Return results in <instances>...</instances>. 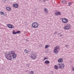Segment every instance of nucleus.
<instances>
[{"label":"nucleus","mask_w":74,"mask_h":74,"mask_svg":"<svg viewBox=\"0 0 74 74\" xmlns=\"http://www.w3.org/2000/svg\"><path fill=\"white\" fill-rule=\"evenodd\" d=\"M61 13L60 12H57L55 13V14L56 16H58L59 15H60Z\"/></svg>","instance_id":"nucleus-12"},{"label":"nucleus","mask_w":74,"mask_h":74,"mask_svg":"<svg viewBox=\"0 0 74 74\" xmlns=\"http://www.w3.org/2000/svg\"><path fill=\"white\" fill-rule=\"evenodd\" d=\"M65 47H66V48H68V47H69V45H65Z\"/></svg>","instance_id":"nucleus-24"},{"label":"nucleus","mask_w":74,"mask_h":74,"mask_svg":"<svg viewBox=\"0 0 74 74\" xmlns=\"http://www.w3.org/2000/svg\"><path fill=\"white\" fill-rule=\"evenodd\" d=\"M47 1V0H46Z\"/></svg>","instance_id":"nucleus-33"},{"label":"nucleus","mask_w":74,"mask_h":74,"mask_svg":"<svg viewBox=\"0 0 74 74\" xmlns=\"http://www.w3.org/2000/svg\"><path fill=\"white\" fill-rule=\"evenodd\" d=\"M7 26L9 27V28H10V29H14V26L13 25L10 24H8Z\"/></svg>","instance_id":"nucleus-8"},{"label":"nucleus","mask_w":74,"mask_h":74,"mask_svg":"<svg viewBox=\"0 0 74 74\" xmlns=\"http://www.w3.org/2000/svg\"><path fill=\"white\" fill-rule=\"evenodd\" d=\"M72 71H74V68H72Z\"/></svg>","instance_id":"nucleus-26"},{"label":"nucleus","mask_w":74,"mask_h":74,"mask_svg":"<svg viewBox=\"0 0 74 74\" xmlns=\"http://www.w3.org/2000/svg\"><path fill=\"white\" fill-rule=\"evenodd\" d=\"M1 15H4V13L3 12H1Z\"/></svg>","instance_id":"nucleus-23"},{"label":"nucleus","mask_w":74,"mask_h":74,"mask_svg":"<svg viewBox=\"0 0 74 74\" xmlns=\"http://www.w3.org/2000/svg\"><path fill=\"white\" fill-rule=\"evenodd\" d=\"M3 1H6V0H2Z\"/></svg>","instance_id":"nucleus-28"},{"label":"nucleus","mask_w":74,"mask_h":74,"mask_svg":"<svg viewBox=\"0 0 74 74\" xmlns=\"http://www.w3.org/2000/svg\"><path fill=\"white\" fill-rule=\"evenodd\" d=\"M29 74H34V71H31L29 72Z\"/></svg>","instance_id":"nucleus-19"},{"label":"nucleus","mask_w":74,"mask_h":74,"mask_svg":"<svg viewBox=\"0 0 74 74\" xmlns=\"http://www.w3.org/2000/svg\"><path fill=\"white\" fill-rule=\"evenodd\" d=\"M48 58V57H45L44 58V60H47Z\"/></svg>","instance_id":"nucleus-21"},{"label":"nucleus","mask_w":74,"mask_h":74,"mask_svg":"<svg viewBox=\"0 0 74 74\" xmlns=\"http://www.w3.org/2000/svg\"><path fill=\"white\" fill-rule=\"evenodd\" d=\"M63 62V60L62 58H60L58 61V63H62Z\"/></svg>","instance_id":"nucleus-10"},{"label":"nucleus","mask_w":74,"mask_h":74,"mask_svg":"<svg viewBox=\"0 0 74 74\" xmlns=\"http://www.w3.org/2000/svg\"><path fill=\"white\" fill-rule=\"evenodd\" d=\"M62 3H64V4H65V3H66V1L65 0H63L62 1Z\"/></svg>","instance_id":"nucleus-20"},{"label":"nucleus","mask_w":74,"mask_h":74,"mask_svg":"<svg viewBox=\"0 0 74 74\" xmlns=\"http://www.w3.org/2000/svg\"><path fill=\"white\" fill-rule=\"evenodd\" d=\"M24 51L26 53H28L29 52V51L28 50H27L26 49L24 50Z\"/></svg>","instance_id":"nucleus-17"},{"label":"nucleus","mask_w":74,"mask_h":74,"mask_svg":"<svg viewBox=\"0 0 74 74\" xmlns=\"http://www.w3.org/2000/svg\"><path fill=\"white\" fill-rule=\"evenodd\" d=\"M30 58H32V59L33 60L36 59V58H37V55H36V53H33L32 55V56L30 57Z\"/></svg>","instance_id":"nucleus-5"},{"label":"nucleus","mask_w":74,"mask_h":74,"mask_svg":"<svg viewBox=\"0 0 74 74\" xmlns=\"http://www.w3.org/2000/svg\"><path fill=\"white\" fill-rule=\"evenodd\" d=\"M29 64H26L27 66H29Z\"/></svg>","instance_id":"nucleus-27"},{"label":"nucleus","mask_w":74,"mask_h":74,"mask_svg":"<svg viewBox=\"0 0 74 74\" xmlns=\"http://www.w3.org/2000/svg\"><path fill=\"white\" fill-rule=\"evenodd\" d=\"M70 27H71L70 25L69 24H68L67 25L64 27V29H65V30H69V29H70Z\"/></svg>","instance_id":"nucleus-6"},{"label":"nucleus","mask_w":74,"mask_h":74,"mask_svg":"<svg viewBox=\"0 0 74 74\" xmlns=\"http://www.w3.org/2000/svg\"><path fill=\"white\" fill-rule=\"evenodd\" d=\"M13 34H18L21 33V31H17L16 32H15V30H13L12 32Z\"/></svg>","instance_id":"nucleus-9"},{"label":"nucleus","mask_w":74,"mask_h":74,"mask_svg":"<svg viewBox=\"0 0 74 74\" xmlns=\"http://www.w3.org/2000/svg\"><path fill=\"white\" fill-rule=\"evenodd\" d=\"M16 54L15 53V51H14L6 52L5 55L6 58L8 60H11L12 57L13 59H15L16 58Z\"/></svg>","instance_id":"nucleus-1"},{"label":"nucleus","mask_w":74,"mask_h":74,"mask_svg":"<svg viewBox=\"0 0 74 74\" xmlns=\"http://www.w3.org/2000/svg\"><path fill=\"white\" fill-rule=\"evenodd\" d=\"M54 34H57V32H54Z\"/></svg>","instance_id":"nucleus-25"},{"label":"nucleus","mask_w":74,"mask_h":74,"mask_svg":"<svg viewBox=\"0 0 74 74\" xmlns=\"http://www.w3.org/2000/svg\"><path fill=\"white\" fill-rule=\"evenodd\" d=\"M50 46V45H46L45 46V49H47V48H48V47H49Z\"/></svg>","instance_id":"nucleus-16"},{"label":"nucleus","mask_w":74,"mask_h":74,"mask_svg":"<svg viewBox=\"0 0 74 74\" xmlns=\"http://www.w3.org/2000/svg\"><path fill=\"white\" fill-rule=\"evenodd\" d=\"M58 67H59L56 65H55L54 66V68L56 70H58Z\"/></svg>","instance_id":"nucleus-14"},{"label":"nucleus","mask_w":74,"mask_h":74,"mask_svg":"<svg viewBox=\"0 0 74 74\" xmlns=\"http://www.w3.org/2000/svg\"><path fill=\"white\" fill-rule=\"evenodd\" d=\"M71 4H72V3L71 2H69L68 4L69 6H70V5H71Z\"/></svg>","instance_id":"nucleus-22"},{"label":"nucleus","mask_w":74,"mask_h":74,"mask_svg":"<svg viewBox=\"0 0 74 74\" xmlns=\"http://www.w3.org/2000/svg\"><path fill=\"white\" fill-rule=\"evenodd\" d=\"M7 10H8V11H10L11 10V8L10 7H6V8Z\"/></svg>","instance_id":"nucleus-15"},{"label":"nucleus","mask_w":74,"mask_h":74,"mask_svg":"<svg viewBox=\"0 0 74 74\" xmlns=\"http://www.w3.org/2000/svg\"><path fill=\"white\" fill-rule=\"evenodd\" d=\"M58 35H59V34H60V33H58Z\"/></svg>","instance_id":"nucleus-31"},{"label":"nucleus","mask_w":74,"mask_h":74,"mask_svg":"<svg viewBox=\"0 0 74 74\" xmlns=\"http://www.w3.org/2000/svg\"><path fill=\"white\" fill-rule=\"evenodd\" d=\"M13 6L15 8H18V4L17 3H15L13 4Z\"/></svg>","instance_id":"nucleus-11"},{"label":"nucleus","mask_w":74,"mask_h":74,"mask_svg":"<svg viewBox=\"0 0 74 74\" xmlns=\"http://www.w3.org/2000/svg\"><path fill=\"white\" fill-rule=\"evenodd\" d=\"M60 49V47L59 46H57L54 49V52L55 53L57 54L58 53V50Z\"/></svg>","instance_id":"nucleus-3"},{"label":"nucleus","mask_w":74,"mask_h":74,"mask_svg":"<svg viewBox=\"0 0 74 74\" xmlns=\"http://www.w3.org/2000/svg\"><path fill=\"white\" fill-rule=\"evenodd\" d=\"M62 36V35H61L60 36V37H61V36Z\"/></svg>","instance_id":"nucleus-29"},{"label":"nucleus","mask_w":74,"mask_h":74,"mask_svg":"<svg viewBox=\"0 0 74 74\" xmlns=\"http://www.w3.org/2000/svg\"><path fill=\"white\" fill-rule=\"evenodd\" d=\"M61 19L62 22H63L64 23H66L67 22H68V20L66 18H61Z\"/></svg>","instance_id":"nucleus-7"},{"label":"nucleus","mask_w":74,"mask_h":74,"mask_svg":"<svg viewBox=\"0 0 74 74\" xmlns=\"http://www.w3.org/2000/svg\"><path fill=\"white\" fill-rule=\"evenodd\" d=\"M45 1V0H43V1Z\"/></svg>","instance_id":"nucleus-30"},{"label":"nucleus","mask_w":74,"mask_h":74,"mask_svg":"<svg viewBox=\"0 0 74 74\" xmlns=\"http://www.w3.org/2000/svg\"><path fill=\"white\" fill-rule=\"evenodd\" d=\"M45 64H49L50 63V62L49 61L47 60L45 61Z\"/></svg>","instance_id":"nucleus-13"},{"label":"nucleus","mask_w":74,"mask_h":74,"mask_svg":"<svg viewBox=\"0 0 74 74\" xmlns=\"http://www.w3.org/2000/svg\"><path fill=\"white\" fill-rule=\"evenodd\" d=\"M58 67L60 69H62L64 67V65L63 63L59 64H58Z\"/></svg>","instance_id":"nucleus-4"},{"label":"nucleus","mask_w":74,"mask_h":74,"mask_svg":"<svg viewBox=\"0 0 74 74\" xmlns=\"http://www.w3.org/2000/svg\"><path fill=\"white\" fill-rule=\"evenodd\" d=\"M27 41H28V40H27Z\"/></svg>","instance_id":"nucleus-32"},{"label":"nucleus","mask_w":74,"mask_h":74,"mask_svg":"<svg viewBox=\"0 0 74 74\" xmlns=\"http://www.w3.org/2000/svg\"><path fill=\"white\" fill-rule=\"evenodd\" d=\"M47 8H45L44 9V11L45 12H46V13H48V11H47Z\"/></svg>","instance_id":"nucleus-18"},{"label":"nucleus","mask_w":74,"mask_h":74,"mask_svg":"<svg viewBox=\"0 0 74 74\" xmlns=\"http://www.w3.org/2000/svg\"><path fill=\"white\" fill-rule=\"evenodd\" d=\"M32 26L33 28H37L38 27V23L37 22H34L32 24Z\"/></svg>","instance_id":"nucleus-2"}]
</instances>
